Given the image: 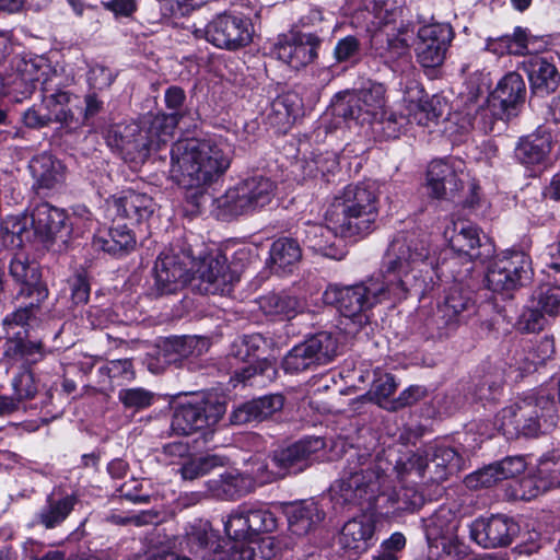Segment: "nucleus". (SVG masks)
Listing matches in <instances>:
<instances>
[{
    "label": "nucleus",
    "instance_id": "nucleus-36",
    "mask_svg": "<svg viewBox=\"0 0 560 560\" xmlns=\"http://www.w3.org/2000/svg\"><path fill=\"white\" fill-rule=\"evenodd\" d=\"M212 497L223 500H236L253 490L252 480L238 472L226 471L206 482Z\"/></svg>",
    "mask_w": 560,
    "mask_h": 560
},
{
    "label": "nucleus",
    "instance_id": "nucleus-37",
    "mask_svg": "<svg viewBox=\"0 0 560 560\" xmlns=\"http://www.w3.org/2000/svg\"><path fill=\"white\" fill-rule=\"evenodd\" d=\"M136 245L133 233L127 225H116L100 230L93 238V247L110 255H122Z\"/></svg>",
    "mask_w": 560,
    "mask_h": 560
},
{
    "label": "nucleus",
    "instance_id": "nucleus-32",
    "mask_svg": "<svg viewBox=\"0 0 560 560\" xmlns=\"http://www.w3.org/2000/svg\"><path fill=\"white\" fill-rule=\"evenodd\" d=\"M424 527L429 542L428 560H434V553L438 555L439 541L444 537L455 535L458 520L450 508L441 506L425 520Z\"/></svg>",
    "mask_w": 560,
    "mask_h": 560
},
{
    "label": "nucleus",
    "instance_id": "nucleus-58",
    "mask_svg": "<svg viewBox=\"0 0 560 560\" xmlns=\"http://www.w3.org/2000/svg\"><path fill=\"white\" fill-rule=\"evenodd\" d=\"M253 475L260 483H270L279 479L284 478V475L280 471V468L276 466L273 462V453L268 456L267 460L257 463L253 467Z\"/></svg>",
    "mask_w": 560,
    "mask_h": 560
},
{
    "label": "nucleus",
    "instance_id": "nucleus-47",
    "mask_svg": "<svg viewBox=\"0 0 560 560\" xmlns=\"http://www.w3.org/2000/svg\"><path fill=\"white\" fill-rule=\"evenodd\" d=\"M223 524L226 535L234 541L254 538L248 523L245 503L232 510Z\"/></svg>",
    "mask_w": 560,
    "mask_h": 560
},
{
    "label": "nucleus",
    "instance_id": "nucleus-1",
    "mask_svg": "<svg viewBox=\"0 0 560 560\" xmlns=\"http://www.w3.org/2000/svg\"><path fill=\"white\" fill-rule=\"evenodd\" d=\"M171 177L186 190V201L200 213L211 205L212 213L228 220L267 206L273 196V183L264 176L244 179L218 198L208 188L229 170L233 159L230 142H172Z\"/></svg>",
    "mask_w": 560,
    "mask_h": 560
},
{
    "label": "nucleus",
    "instance_id": "nucleus-44",
    "mask_svg": "<svg viewBox=\"0 0 560 560\" xmlns=\"http://www.w3.org/2000/svg\"><path fill=\"white\" fill-rule=\"evenodd\" d=\"M520 485L523 489H528V493L524 491L522 498H535L540 492L560 487V468L556 464L553 468H540L537 478H523Z\"/></svg>",
    "mask_w": 560,
    "mask_h": 560
},
{
    "label": "nucleus",
    "instance_id": "nucleus-24",
    "mask_svg": "<svg viewBox=\"0 0 560 560\" xmlns=\"http://www.w3.org/2000/svg\"><path fill=\"white\" fill-rule=\"evenodd\" d=\"M108 205L109 209L114 210L118 217L133 223L148 220L153 214L155 207L149 195L131 189L122 190L119 195L113 196Z\"/></svg>",
    "mask_w": 560,
    "mask_h": 560
},
{
    "label": "nucleus",
    "instance_id": "nucleus-31",
    "mask_svg": "<svg viewBox=\"0 0 560 560\" xmlns=\"http://www.w3.org/2000/svg\"><path fill=\"white\" fill-rule=\"evenodd\" d=\"M289 529L299 536L314 530L324 520L325 512L313 500H304L285 506Z\"/></svg>",
    "mask_w": 560,
    "mask_h": 560
},
{
    "label": "nucleus",
    "instance_id": "nucleus-14",
    "mask_svg": "<svg viewBox=\"0 0 560 560\" xmlns=\"http://www.w3.org/2000/svg\"><path fill=\"white\" fill-rule=\"evenodd\" d=\"M194 34L218 48L237 50L252 42L253 27L247 19L223 13L213 18L203 28H196Z\"/></svg>",
    "mask_w": 560,
    "mask_h": 560
},
{
    "label": "nucleus",
    "instance_id": "nucleus-25",
    "mask_svg": "<svg viewBox=\"0 0 560 560\" xmlns=\"http://www.w3.org/2000/svg\"><path fill=\"white\" fill-rule=\"evenodd\" d=\"M493 106H499L508 118L515 116L525 102L526 84L517 72H509L497 84L491 94Z\"/></svg>",
    "mask_w": 560,
    "mask_h": 560
},
{
    "label": "nucleus",
    "instance_id": "nucleus-33",
    "mask_svg": "<svg viewBox=\"0 0 560 560\" xmlns=\"http://www.w3.org/2000/svg\"><path fill=\"white\" fill-rule=\"evenodd\" d=\"M9 272L18 283L22 284L20 292L15 296V301H20L22 298H32L36 289L46 287L40 282L38 264L31 261L28 257L22 253L12 257Z\"/></svg>",
    "mask_w": 560,
    "mask_h": 560
},
{
    "label": "nucleus",
    "instance_id": "nucleus-4",
    "mask_svg": "<svg viewBox=\"0 0 560 560\" xmlns=\"http://www.w3.org/2000/svg\"><path fill=\"white\" fill-rule=\"evenodd\" d=\"M383 464L378 456L373 458L366 451L350 448L341 478L330 489L331 500L338 505L371 503L387 470Z\"/></svg>",
    "mask_w": 560,
    "mask_h": 560
},
{
    "label": "nucleus",
    "instance_id": "nucleus-38",
    "mask_svg": "<svg viewBox=\"0 0 560 560\" xmlns=\"http://www.w3.org/2000/svg\"><path fill=\"white\" fill-rule=\"evenodd\" d=\"M424 477L433 482L445 480L450 469L458 466V455L450 446L441 445L424 452Z\"/></svg>",
    "mask_w": 560,
    "mask_h": 560
},
{
    "label": "nucleus",
    "instance_id": "nucleus-39",
    "mask_svg": "<svg viewBox=\"0 0 560 560\" xmlns=\"http://www.w3.org/2000/svg\"><path fill=\"white\" fill-rule=\"evenodd\" d=\"M271 268L277 273H290L302 258V250L296 240L281 237L270 247Z\"/></svg>",
    "mask_w": 560,
    "mask_h": 560
},
{
    "label": "nucleus",
    "instance_id": "nucleus-43",
    "mask_svg": "<svg viewBox=\"0 0 560 560\" xmlns=\"http://www.w3.org/2000/svg\"><path fill=\"white\" fill-rule=\"evenodd\" d=\"M224 464L225 458L218 455L188 457L182 463L178 472L184 480L192 481L206 476L217 467H222Z\"/></svg>",
    "mask_w": 560,
    "mask_h": 560
},
{
    "label": "nucleus",
    "instance_id": "nucleus-13",
    "mask_svg": "<svg viewBox=\"0 0 560 560\" xmlns=\"http://www.w3.org/2000/svg\"><path fill=\"white\" fill-rule=\"evenodd\" d=\"M191 280L202 294H229L240 281L237 271L231 269L228 258L221 253L209 254L198 261L194 258Z\"/></svg>",
    "mask_w": 560,
    "mask_h": 560
},
{
    "label": "nucleus",
    "instance_id": "nucleus-40",
    "mask_svg": "<svg viewBox=\"0 0 560 560\" xmlns=\"http://www.w3.org/2000/svg\"><path fill=\"white\" fill-rule=\"evenodd\" d=\"M75 503L77 498L73 494L58 499L50 494L47 497L46 504L36 514V522L46 529H52L66 521Z\"/></svg>",
    "mask_w": 560,
    "mask_h": 560
},
{
    "label": "nucleus",
    "instance_id": "nucleus-7",
    "mask_svg": "<svg viewBox=\"0 0 560 560\" xmlns=\"http://www.w3.org/2000/svg\"><path fill=\"white\" fill-rule=\"evenodd\" d=\"M386 88L382 83L370 82L358 91L338 93L330 104L336 117L363 122L382 119L386 113Z\"/></svg>",
    "mask_w": 560,
    "mask_h": 560
},
{
    "label": "nucleus",
    "instance_id": "nucleus-2",
    "mask_svg": "<svg viewBox=\"0 0 560 560\" xmlns=\"http://www.w3.org/2000/svg\"><path fill=\"white\" fill-rule=\"evenodd\" d=\"M433 264L425 235L399 232L388 245L378 277L346 287L330 284L323 300L360 329L370 323L371 310L383 300L400 301L411 290L424 289L423 273L433 270Z\"/></svg>",
    "mask_w": 560,
    "mask_h": 560
},
{
    "label": "nucleus",
    "instance_id": "nucleus-9",
    "mask_svg": "<svg viewBox=\"0 0 560 560\" xmlns=\"http://www.w3.org/2000/svg\"><path fill=\"white\" fill-rule=\"evenodd\" d=\"M338 343L331 334L317 332L295 345L283 358L285 373L298 374L330 363L337 355Z\"/></svg>",
    "mask_w": 560,
    "mask_h": 560
},
{
    "label": "nucleus",
    "instance_id": "nucleus-46",
    "mask_svg": "<svg viewBox=\"0 0 560 560\" xmlns=\"http://www.w3.org/2000/svg\"><path fill=\"white\" fill-rule=\"evenodd\" d=\"M532 305L546 315L556 317L560 312V285L556 283H541L532 294Z\"/></svg>",
    "mask_w": 560,
    "mask_h": 560
},
{
    "label": "nucleus",
    "instance_id": "nucleus-55",
    "mask_svg": "<svg viewBox=\"0 0 560 560\" xmlns=\"http://www.w3.org/2000/svg\"><path fill=\"white\" fill-rule=\"evenodd\" d=\"M179 121L178 114L159 113L151 117L148 132L151 138L172 136Z\"/></svg>",
    "mask_w": 560,
    "mask_h": 560
},
{
    "label": "nucleus",
    "instance_id": "nucleus-63",
    "mask_svg": "<svg viewBox=\"0 0 560 560\" xmlns=\"http://www.w3.org/2000/svg\"><path fill=\"white\" fill-rule=\"evenodd\" d=\"M71 300L74 304H85L90 298V283L85 276L75 275L69 282Z\"/></svg>",
    "mask_w": 560,
    "mask_h": 560
},
{
    "label": "nucleus",
    "instance_id": "nucleus-49",
    "mask_svg": "<svg viewBox=\"0 0 560 560\" xmlns=\"http://www.w3.org/2000/svg\"><path fill=\"white\" fill-rule=\"evenodd\" d=\"M387 501L394 511L406 512L419 509L423 504V495L411 487H401L388 494Z\"/></svg>",
    "mask_w": 560,
    "mask_h": 560
},
{
    "label": "nucleus",
    "instance_id": "nucleus-21",
    "mask_svg": "<svg viewBox=\"0 0 560 560\" xmlns=\"http://www.w3.org/2000/svg\"><path fill=\"white\" fill-rule=\"evenodd\" d=\"M463 180L455 166L445 160H433L427 171L429 195L436 199L451 200L463 189Z\"/></svg>",
    "mask_w": 560,
    "mask_h": 560
},
{
    "label": "nucleus",
    "instance_id": "nucleus-17",
    "mask_svg": "<svg viewBox=\"0 0 560 560\" xmlns=\"http://www.w3.org/2000/svg\"><path fill=\"white\" fill-rule=\"evenodd\" d=\"M454 33L448 24L424 25L418 31L417 60L425 68L439 67L445 59Z\"/></svg>",
    "mask_w": 560,
    "mask_h": 560
},
{
    "label": "nucleus",
    "instance_id": "nucleus-11",
    "mask_svg": "<svg viewBox=\"0 0 560 560\" xmlns=\"http://www.w3.org/2000/svg\"><path fill=\"white\" fill-rule=\"evenodd\" d=\"M194 269V255L190 249L170 247L164 249L155 260L153 268L156 295L175 293L189 280Z\"/></svg>",
    "mask_w": 560,
    "mask_h": 560
},
{
    "label": "nucleus",
    "instance_id": "nucleus-3",
    "mask_svg": "<svg viewBox=\"0 0 560 560\" xmlns=\"http://www.w3.org/2000/svg\"><path fill=\"white\" fill-rule=\"evenodd\" d=\"M375 182L347 185L326 211V221L342 237H364L374 231L380 213Z\"/></svg>",
    "mask_w": 560,
    "mask_h": 560
},
{
    "label": "nucleus",
    "instance_id": "nucleus-35",
    "mask_svg": "<svg viewBox=\"0 0 560 560\" xmlns=\"http://www.w3.org/2000/svg\"><path fill=\"white\" fill-rule=\"evenodd\" d=\"M331 224L325 226L318 223H305L296 234L302 238L305 247L325 257L339 258L338 249L335 247V238Z\"/></svg>",
    "mask_w": 560,
    "mask_h": 560
},
{
    "label": "nucleus",
    "instance_id": "nucleus-30",
    "mask_svg": "<svg viewBox=\"0 0 560 560\" xmlns=\"http://www.w3.org/2000/svg\"><path fill=\"white\" fill-rule=\"evenodd\" d=\"M284 398L280 394L268 395L247 401L238 406L231 415L230 420L233 424H247L250 422H260L271 417L275 412L282 409Z\"/></svg>",
    "mask_w": 560,
    "mask_h": 560
},
{
    "label": "nucleus",
    "instance_id": "nucleus-34",
    "mask_svg": "<svg viewBox=\"0 0 560 560\" xmlns=\"http://www.w3.org/2000/svg\"><path fill=\"white\" fill-rule=\"evenodd\" d=\"M375 532L374 522L368 518L348 521L339 535L342 549L359 555L368 550Z\"/></svg>",
    "mask_w": 560,
    "mask_h": 560
},
{
    "label": "nucleus",
    "instance_id": "nucleus-60",
    "mask_svg": "<svg viewBox=\"0 0 560 560\" xmlns=\"http://www.w3.org/2000/svg\"><path fill=\"white\" fill-rule=\"evenodd\" d=\"M425 394L427 390L424 387L419 385H411L402 390L396 399L389 401V406L386 408L396 411L407 406H411L422 399Z\"/></svg>",
    "mask_w": 560,
    "mask_h": 560
},
{
    "label": "nucleus",
    "instance_id": "nucleus-61",
    "mask_svg": "<svg viewBox=\"0 0 560 560\" xmlns=\"http://www.w3.org/2000/svg\"><path fill=\"white\" fill-rule=\"evenodd\" d=\"M106 371L112 378H122L132 381L136 377L133 365L130 359H119L109 361L101 371Z\"/></svg>",
    "mask_w": 560,
    "mask_h": 560
},
{
    "label": "nucleus",
    "instance_id": "nucleus-8",
    "mask_svg": "<svg viewBox=\"0 0 560 560\" xmlns=\"http://www.w3.org/2000/svg\"><path fill=\"white\" fill-rule=\"evenodd\" d=\"M476 313L477 306L470 293L456 284L450 288L444 301L427 319L425 327L431 338H448Z\"/></svg>",
    "mask_w": 560,
    "mask_h": 560
},
{
    "label": "nucleus",
    "instance_id": "nucleus-64",
    "mask_svg": "<svg viewBox=\"0 0 560 560\" xmlns=\"http://www.w3.org/2000/svg\"><path fill=\"white\" fill-rule=\"evenodd\" d=\"M495 464L499 468L502 479L514 478L515 476L522 474L526 468V463L521 456L505 457Z\"/></svg>",
    "mask_w": 560,
    "mask_h": 560
},
{
    "label": "nucleus",
    "instance_id": "nucleus-20",
    "mask_svg": "<svg viewBox=\"0 0 560 560\" xmlns=\"http://www.w3.org/2000/svg\"><path fill=\"white\" fill-rule=\"evenodd\" d=\"M273 556L270 538H248L219 544L217 551L205 555L207 560H269Z\"/></svg>",
    "mask_w": 560,
    "mask_h": 560
},
{
    "label": "nucleus",
    "instance_id": "nucleus-10",
    "mask_svg": "<svg viewBox=\"0 0 560 560\" xmlns=\"http://www.w3.org/2000/svg\"><path fill=\"white\" fill-rule=\"evenodd\" d=\"M225 409L215 396L194 398L176 406L171 427L177 434L189 435L215 425Z\"/></svg>",
    "mask_w": 560,
    "mask_h": 560
},
{
    "label": "nucleus",
    "instance_id": "nucleus-45",
    "mask_svg": "<svg viewBox=\"0 0 560 560\" xmlns=\"http://www.w3.org/2000/svg\"><path fill=\"white\" fill-rule=\"evenodd\" d=\"M245 506L253 536L271 533L277 528L278 518L266 504L245 503Z\"/></svg>",
    "mask_w": 560,
    "mask_h": 560
},
{
    "label": "nucleus",
    "instance_id": "nucleus-51",
    "mask_svg": "<svg viewBox=\"0 0 560 560\" xmlns=\"http://www.w3.org/2000/svg\"><path fill=\"white\" fill-rule=\"evenodd\" d=\"M424 466L423 454L406 452L396 458L394 469L400 479L412 474L419 478H424Z\"/></svg>",
    "mask_w": 560,
    "mask_h": 560
},
{
    "label": "nucleus",
    "instance_id": "nucleus-52",
    "mask_svg": "<svg viewBox=\"0 0 560 560\" xmlns=\"http://www.w3.org/2000/svg\"><path fill=\"white\" fill-rule=\"evenodd\" d=\"M550 151V142H517L516 159L525 165L541 163Z\"/></svg>",
    "mask_w": 560,
    "mask_h": 560
},
{
    "label": "nucleus",
    "instance_id": "nucleus-53",
    "mask_svg": "<svg viewBox=\"0 0 560 560\" xmlns=\"http://www.w3.org/2000/svg\"><path fill=\"white\" fill-rule=\"evenodd\" d=\"M468 555L469 547L453 535L439 541L438 555L434 553V560H464Z\"/></svg>",
    "mask_w": 560,
    "mask_h": 560
},
{
    "label": "nucleus",
    "instance_id": "nucleus-6",
    "mask_svg": "<svg viewBox=\"0 0 560 560\" xmlns=\"http://www.w3.org/2000/svg\"><path fill=\"white\" fill-rule=\"evenodd\" d=\"M500 430L508 439L537 436L557 425L558 409L545 389L504 408L499 416Z\"/></svg>",
    "mask_w": 560,
    "mask_h": 560
},
{
    "label": "nucleus",
    "instance_id": "nucleus-41",
    "mask_svg": "<svg viewBox=\"0 0 560 560\" xmlns=\"http://www.w3.org/2000/svg\"><path fill=\"white\" fill-rule=\"evenodd\" d=\"M257 304L266 315L276 316L281 319H291L302 310L299 299L285 292H269L259 296Z\"/></svg>",
    "mask_w": 560,
    "mask_h": 560
},
{
    "label": "nucleus",
    "instance_id": "nucleus-22",
    "mask_svg": "<svg viewBox=\"0 0 560 560\" xmlns=\"http://www.w3.org/2000/svg\"><path fill=\"white\" fill-rule=\"evenodd\" d=\"M48 298V289L46 287H39L35 290L32 298H22L18 302V306L11 313H9L2 320L3 329L5 334L11 331L31 329L37 325L42 315V304Z\"/></svg>",
    "mask_w": 560,
    "mask_h": 560
},
{
    "label": "nucleus",
    "instance_id": "nucleus-50",
    "mask_svg": "<svg viewBox=\"0 0 560 560\" xmlns=\"http://www.w3.org/2000/svg\"><path fill=\"white\" fill-rule=\"evenodd\" d=\"M264 343L265 339L259 334L244 336L233 343L232 355L243 362H254L259 358Z\"/></svg>",
    "mask_w": 560,
    "mask_h": 560
},
{
    "label": "nucleus",
    "instance_id": "nucleus-23",
    "mask_svg": "<svg viewBox=\"0 0 560 560\" xmlns=\"http://www.w3.org/2000/svg\"><path fill=\"white\" fill-rule=\"evenodd\" d=\"M3 357L13 362L26 365L35 364L46 355L45 347L39 339H32L28 329L5 334Z\"/></svg>",
    "mask_w": 560,
    "mask_h": 560
},
{
    "label": "nucleus",
    "instance_id": "nucleus-15",
    "mask_svg": "<svg viewBox=\"0 0 560 560\" xmlns=\"http://www.w3.org/2000/svg\"><path fill=\"white\" fill-rule=\"evenodd\" d=\"M518 533V524L504 514L476 518L469 526L470 538L483 548L508 547Z\"/></svg>",
    "mask_w": 560,
    "mask_h": 560
},
{
    "label": "nucleus",
    "instance_id": "nucleus-57",
    "mask_svg": "<svg viewBox=\"0 0 560 560\" xmlns=\"http://www.w3.org/2000/svg\"><path fill=\"white\" fill-rule=\"evenodd\" d=\"M397 387L395 377L392 374L384 373L378 375L372 383L369 394L376 400L380 406L386 400Z\"/></svg>",
    "mask_w": 560,
    "mask_h": 560
},
{
    "label": "nucleus",
    "instance_id": "nucleus-48",
    "mask_svg": "<svg viewBox=\"0 0 560 560\" xmlns=\"http://www.w3.org/2000/svg\"><path fill=\"white\" fill-rule=\"evenodd\" d=\"M118 400L125 409L137 412L151 407L156 400V394L143 387L121 388Z\"/></svg>",
    "mask_w": 560,
    "mask_h": 560
},
{
    "label": "nucleus",
    "instance_id": "nucleus-56",
    "mask_svg": "<svg viewBox=\"0 0 560 560\" xmlns=\"http://www.w3.org/2000/svg\"><path fill=\"white\" fill-rule=\"evenodd\" d=\"M15 398L20 400L32 399L38 390L33 372L24 369L12 381Z\"/></svg>",
    "mask_w": 560,
    "mask_h": 560
},
{
    "label": "nucleus",
    "instance_id": "nucleus-62",
    "mask_svg": "<svg viewBox=\"0 0 560 560\" xmlns=\"http://www.w3.org/2000/svg\"><path fill=\"white\" fill-rule=\"evenodd\" d=\"M142 483L137 479H131L125 483H122L118 492L121 498L129 500L136 504L148 503L150 501V495L148 493H142Z\"/></svg>",
    "mask_w": 560,
    "mask_h": 560
},
{
    "label": "nucleus",
    "instance_id": "nucleus-19",
    "mask_svg": "<svg viewBox=\"0 0 560 560\" xmlns=\"http://www.w3.org/2000/svg\"><path fill=\"white\" fill-rule=\"evenodd\" d=\"M319 44V38L313 34H291L276 44L273 52L282 62L300 69L314 61Z\"/></svg>",
    "mask_w": 560,
    "mask_h": 560
},
{
    "label": "nucleus",
    "instance_id": "nucleus-42",
    "mask_svg": "<svg viewBox=\"0 0 560 560\" xmlns=\"http://www.w3.org/2000/svg\"><path fill=\"white\" fill-rule=\"evenodd\" d=\"M378 56L384 62L397 70L401 63H407L410 58V45L407 32L398 30L397 33L386 36L385 45L376 47Z\"/></svg>",
    "mask_w": 560,
    "mask_h": 560
},
{
    "label": "nucleus",
    "instance_id": "nucleus-18",
    "mask_svg": "<svg viewBox=\"0 0 560 560\" xmlns=\"http://www.w3.org/2000/svg\"><path fill=\"white\" fill-rule=\"evenodd\" d=\"M60 81L61 77L56 72L42 81V101L51 121L60 124L65 135H69L80 126V121L69 107L72 94L60 89Z\"/></svg>",
    "mask_w": 560,
    "mask_h": 560
},
{
    "label": "nucleus",
    "instance_id": "nucleus-5",
    "mask_svg": "<svg viewBox=\"0 0 560 560\" xmlns=\"http://www.w3.org/2000/svg\"><path fill=\"white\" fill-rule=\"evenodd\" d=\"M68 217L63 209L46 201L35 205L30 213L8 215L0 226V237L4 246L21 247L32 236L43 242L68 235Z\"/></svg>",
    "mask_w": 560,
    "mask_h": 560
},
{
    "label": "nucleus",
    "instance_id": "nucleus-16",
    "mask_svg": "<svg viewBox=\"0 0 560 560\" xmlns=\"http://www.w3.org/2000/svg\"><path fill=\"white\" fill-rule=\"evenodd\" d=\"M325 441L318 436H308L284 447L272 451L273 462L287 477L299 474L319 458Z\"/></svg>",
    "mask_w": 560,
    "mask_h": 560
},
{
    "label": "nucleus",
    "instance_id": "nucleus-27",
    "mask_svg": "<svg viewBox=\"0 0 560 560\" xmlns=\"http://www.w3.org/2000/svg\"><path fill=\"white\" fill-rule=\"evenodd\" d=\"M209 342L198 336L167 338L159 349V358L165 363L178 364L183 360L197 359L207 352Z\"/></svg>",
    "mask_w": 560,
    "mask_h": 560
},
{
    "label": "nucleus",
    "instance_id": "nucleus-26",
    "mask_svg": "<svg viewBox=\"0 0 560 560\" xmlns=\"http://www.w3.org/2000/svg\"><path fill=\"white\" fill-rule=\"evenodd\" d=\"M444 236L455 253L467 256L470 260L480 258V230L471 222L464 220L452 222V226L445 229Z\"/></svg>",
    "mask_w": 560,
    "mask_h": 560
},
{
    "label": "nucleus",
    "instance_id": "nucleus-54",
    "mask_svg": "<svg viewBox=\"0 0 560 560\" xmlns=\"http://www.w3.org/2000/svg\"><path fill=\"white\" fill-rule=\"evenodd\" d=\"M501 478L495 463L479 469L465 478V485L469 489L489 488L495 485Z\"/></svg>",
    "mask_w": 560,
    "mask_h": 560
},
{
    "label": "nucleus",
    "instance_id": "nucleus-29",
    "mask_svg": "<svg viewBox=\"0 0 560 560\" xmlns=\"http://www.w3.org/2000/svg\"><path fill=\"white\" fill-rule=\"evenodd\" d=\"M30 171L39 189H57L66 180V166L54 155L44 152L30 161Z\"/></svg>",
    "mask_w": 560,
    "mask_h": 560
},
{
    "label": "nucleus",
    "instance_id": "nucleus-12",
    "mask_svg": "<svg viewBox=\"0 0 560 560\" xmlns=\"http://www.w3.org/2000/svg\"><path fill=\"white\" fill-rule=\"evenodd\" d=\"M532 275L529 257L520 250H509L491 262L487 283L493 292L509 293L528 283Z\"/></svg>",
    "mask_w": 560,
    "mask_h": 560
},
{
    "label": "nucleus",
    "instance_id": "nucleus-28",
    "mask_svg": "<svg viewBox=\"0 0 560 560\" xmlns=\"http://www.w3.org/2000/svg\"><path fill=\"white\" fill-rule=\"evenodd\" d=\"M533 94L544 97L555 92L560 83V73L546 58L534 56L523 62Z\"/></svg>",
    "mask_w": 560,
    "mask_h": 560
},
{
    "label": "nucleus",
    "instance_id": "nucleus-59",
    "mask_svg": "<svg viewBox=\"0 0 560 560\" xmlns=\"http://www.w3.org/2000/svg\"><path fill=\"white\" fill-rule=\"evenodd\" d=\"M164 103L166 108L171 110L170 114H178L179 120L185 116L186 93L180 86L171 85L167 88L164 94Z\"/></svg>",
    "mask_w": 560,
    "mask_h": 560
}]
</instances>
